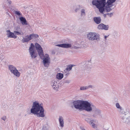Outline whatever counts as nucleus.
<instances>
[{"mask_svg":"<svg viewBox=\"0 0 130 130\" xmlns=\"http://www.w3.org/2000/svg\"><path fill=\"white\" fill-rule=\"evenodd\" d=\"M93 5L95 6L98 8L100 12L102 14L105 11L110 12L112 10V5L111 6L106 3V0H93L92 2Z\"/></svg>","mask_w":130,"mask_h":130,"instance_id":"obj_1","label":"nucleus"},{"mask_svg":"<svg viewBox=\"0 0 130 130\" xmlns=\"http://www.w3.org/2000/svg\"><path fill=\"white\" fill-rule=\"evenodd\" d=\"M30 112L34 115H36L38 117H44L45 116L43 106L41 104L36 101L33 102L30 109Z\"/></svg>","mask_w":130,"mask_h":130,"instance_id":"obj_2","label":"nucleus"},{"mask_svg":"<svg viewBox=\"0 0 130 130\" xmlns=\"http://www.w3.org/2000/svg\"><path fill=\"white\" fill-rule=\"evenodd\" d=\"M72 104L75 109L80 110H85L87 111L90 103L86 101L77 100L74 101Z\"/></svg>","mask_w":130,"mask_h":130,"instance_id":"obj_3","label":"nucleus"},{"mask_svg":"<svg viewBox=\"0 0 130 130\" xmlns=\"http://www.w3.org/2000/svg\"><path fill=\"white\" fill-rule=\"evenodd\" d=\"M100 35L96 33L93 32H90L87 35V38L89 40L91 41L96 40L97 41L100 40Z\"/></svg>","mask_w":130,"mask_h":130,"instance_id":"obj_4","label":"nucleus"},{"mask_svg":"<svg viewBox=\"0 0 130 130\" xmlns=\"http://www.w3.org/2000/svg\"><path fill=\"white\" fill-rule=\"evenodd\" d=\"M89 106V108H88V109H87V111L89 112L93 111L94 112V114L93 115V116L94 117H96L97 115H100L101 113L100 110L96 108L95 105L92 104L90 103Z\"/></svg>","mask_w":130,"mask_h":130,"instance_id":"obj_5","label":"nucleus"},{"mask_svg":"<svg viewBox=\"0 0 130 130\" xmlns=\"http://www.w3.org/2000/svg\"><path fill=\"white\" fill-rule=\"evenodd\" d=\"M40 58L43 60L42 63L44 66L46 67H48L50 63V58L49 55L47 54H45L44 56V53L42 55H39Z\"/></svg>","mask_w":130,"mask_h":130,"instance_id":"obj_6","label":"nucleus"},{"mask_svg":"<svg viewBox=\"0 0 130 130\" xmlns=\"http://www.w3.org/2000/svg\"><path fill=\"white\" fill-rule=\"evenodd\" d=\"M35 46L32 43L31 44L29 48V52L30 56L32 59H34L37 56V54L36 53L34 50Z\"/></svg>","mask_w":130,"mask_h":130,"instance_id":"obj_7","label":"nucleus"},{"mask_svg":"<svg viewBox=\"0 0 130 130\" xmlns=\"http://www.w3.org/2000/svg\"><path fill=\"white\" fill-rule=\"evenodd\" d=\"M121 119L122 121L126 124H128L129 123L130 120V116L127 117L126 113L125 112H122L121 114Z\"/></svg>","mask_w":130,"mask_h":130,"instance_id":"obj_8","label":"nucleus"},{"mask_svg":"<svg viewBox=\"0 0 130 130\" xmlns=\"http://www.w3.org/2000/svg\"><path fill=\"white\" fill-rule=\"evenodd\" d=\"M36 48L37 50L39 55L41 56L43 53V51L42 48L41 47V45L37 43H36L35 44Z\"/></svg>","mask_w":130,"mask_h":130,"instance_id":"obj_9","label":"nucleus"},{"mask_svg":"<svg viewBox=\"0 0 130 130\" xmlns=\"http://www.w3.org/2000/svg\"><path fill=\"white\" fill-rule=\"evenodd\" d=\"M51 84L54 89L56 91L58 90L59 86L56 80H52L51 81Z\"/></svg>","mask_w":130,"mask_h":130,"instance_id":"obj_10","label":"nucleus"},{"mask_svg":"<svg viewBox=\"0 0 130 130\" xmlns=\"http://www.w3.org/2000/svg\"><path fill=\"white\" fill-rule=\"evenodd\" d=\"M7 32L6 35L8 38H12L14 39L16 38L17 36L14 34V32H11L10 30L6 31Z\"/></svg>","mask_w":130,"mask_h":130,"instance_id":"obj_11","label":"nucleus"},{"mask_svg":"<svg viewBox=\"0 0 130 130\" xmlns=\"http://www.w3.org/2000/svg\"><path fill=\"white\" fill-rule=\"evenodd\" d=\"M97 28L99 29L107 30L108 29L109 26L108 25H106L103 23H101L98 25Z\"/></svg>","mask_w":130,"mask_h":130,"instance_id":"obj_12","label":"nucleus"},{"mask_svg":"<svg viewBox=\"0 0 130 130\" xmlns=\"http://www.w3.org/2000/svg\"><path fill=\"white\" fill-rule=\"evenodd\" d=\"M56 46L64 48H68L71 47V45L69 43H63L57 44Z\"/></svg>","mask_w":130,"mask_h":130,"instance_id":"obj_13","label":"nucleus"},{"mask_svg":"<svg viewBox=\"0 0 130 130\" xmlns=\"http://www.w3.org/2000/svg\"><path fill=\"white\" fill-rule=\"evenodd\" d=\"M31 39V37L29 35L26 36L25 37H23L21 41L23 43L27 42Z\"/></svg>","mask_w":130,"mask_h":130,"instance_id":"obj_14","label":"nucleus"},{"mask_svg":"<svg viewBox=\"0 0 130 130\" xmlns=\"http://www.w3.org/2000/svg\"><path fill=\"white\" fill-rule=\"evenodd\" d=\"M12 74H13L16 77H19L20 75V73L18 72L16 68L10 72Z\"/></svg>","mask_w":130,"mask_h":130,"instance_id":"obj_15","label":"nucleus"},{"mask_svg":"<svg viewBox=\"0 0 130 130\" xmlns=\"http://www.w3.org/2000/svg\"><path fill=\"white\" fill-rule=\"evenodd\" d=\"M19 19L21 23L23 25H27V21L25 18L23 17L19 18Z\"/></svg>","mask_w":130,"mask_h":130,"instance_id":"obj_16","label":"nucleus"},{"mask_svg":"<svg viewBox=\"0 0 130 130\" xmlns=\"http://www.w3.org/2000/svg\"><path fill=\"white\" fill-rule=\"evenodd\" d=\"M20 28L19 27H17L16 28V30L14 31L13 32L17 35H21L23 34V33L21 31H20Z\"/></svg>","mask_w":130,"mask_h":130,"instance_id":"obj_17","label":"nucleus"},{"mask_svg":"<svg viewBox=\"0 0 130 130\" xmlns=\"http://www.w3.org/2000/svg\"><path fill=\"white\" fill-rule=\"evenodd\" d=\"M59 122L60 126L63 127L64 126V121L63 118L61 116L59 117Z\"/></svg>","mask_w":130,"mask_h":130,"instance_id":"obj_18","label":"nucleus"},{"mask_svg":"<svg viewBox=\"0 0 130 130\" xmlns=\"http://www.w3.org/2000/svg\"><path fill=\"white\" fill-rule=\"evenodd\" d=\"M93 20L96 24H99L101 21V17H94L93 18Z\"/></svg>","mask_w":130,"mask_h":130,"instance_id":"obj_19","label":"nucleus"},{"mask_svg":"<svg viewBox=\"0 0 130 130\" xmlns=\"http://www.w3.org/2000/svg\"><path fill=\"white\" fill-rule=\"evenodd\" d=\"M85 120L87 122L89 123L90 124H91L92 123L94 122L96 120L93 119H91L88 118H86L85 119Z\"/></svg>","mask_w":130,"mask_h":130,"instance_id":"obj_20","label":"nucleus"},{"mask_svg":"<svg viewBox=\"0 0 130 130\" xmlns=\"http://www.w3.org/2000/svg\"><path fill=\"white\" fill-rule=\"evenodd\" d=\"M4 2L7 3L8 4L9 7L10 9H12V3L10 0H4Z\"/></svg>","mask_w":130,"mask_h":130,"instance_id":"obj_21","label":"nucleus"},{"mask_svg":"<svg viewBox=\"0 0 130 130\" xmlns=\"http://www.w3.org/2000/svg\"><path fill=\"white\" fill-rule=\"evenodd\" d=\"M116 1V0H107L106 2V3L109 5H112L113 6V5H112L113 3H115Z\"/></svg>","mask_w":130,"mask_h":130,"instance_id":"obj_22","label":"nucleus"},{"mask_svg":"<svg viewBox=\"0 0 130 130\" xmlns=\"http://www.w3.org/2000/svg\"><path fill=\"white\" fill-rule=\"evenodd\" d=\"M80 16L81 17H84L86 15V10L84 9H81L80 11Z\"/></svg>","mask_w":130,"mask_h":130,"instance_id":"obj_23","label":"nucleus"},{"mask_svg":"<svg viewBox=\"0 0 130 130\" xmlns=\"http://www.w3.org/2000/svg\"><path fill=\"white\" fill-rule=\"evenodd\" d=\"M63 77V75L60 73H58L56 75V77L57 79H62Z\"/></svg>","mask_w":130,"mask_h":130,"instance_id":"obj_24","label":"nucleus"},{"mask_svg":"<svg viewBox=\"0 0 130 130\" xmlns=\"http://www.w3.org/2000/svg\"><path fill=\"white\" fill-rule=\"evenodd\" d=\"M30 36H31V37L32 39H36V38H38L39 36L37 34H35L34 33L31 34L30 35Z\"/></svg>","mask_w":130,"mask_h":130,"instance_id":"obj_25","label":"nucleus"},{"mask_svg":"<svg viewBox=\"0 0 130 130\" xmlns=\"http://www.w3.org/2000/svg\"><path fill=\"white\" fill-rule=\"evenodd\" d=\"M16 68L15 67L12 65L9 64L8 65V68L10 72H11Z\"/></svg>","mask_w":130,"mask_h":130,"instance_id":"obj_26","label":"nucleus"},{"mask_svg":"<svg viewBox=\"0 0 130 130\" xmlns=\"http://www.w3.org/2000/svg\"><path fill=\"white\" fill-rule=\"evenodd\" d=\"M73 66L74 65L72 64L69 65L67 66L66 70L68 71H70L72 69V68Z\"/></svg>","mask_w":130,"mask_h":130,"instance_id":"obj_27","label":"nucleus"},{"mask_svg":"<svg viewBox=\"0 0 130 130\" xmlns=\"http://www.w3.org/2000/svg\"><path fill=\"white\" fill-rule=\"evenodd\" d=\"M116 106L117 108L120 109V110H122V108L120 106L118 103H117L116 104Z\"/></svg>","mask_w":130,"mask_h":130,"instance_id":"obj_28","label":"nucleus"},{"mask_svg":"<svg viewBox=\"0 0 130 130\" xmlns=\"http://www.w3.org/2000/svg\"><path fill=\"white\" fill-rule=\"evenodd\" d=\"M14 12L15 14L18 15L19 16H22V15L20 11H15Z\"/></svg>","mask_w":130,"mask_h":130,"instance_id":"obj_29","label":"nucleus"},{"mask_svg":"<svg viewBox=\"0 0 130 130\" xmlns=\"http://www.w3.org/2000/svg\"><path fill=\"white\" fill-rule=\"evenodd\" d=\"M118 35V33L117 31H115L113 33V36L115 38H117Z\"/></svg>","mask_w":130,"mask_h":130,"instance_id":"obj_30","label":"nucleus"},{"mask_svg":"<svg viewBox=\"0 0 130 130\" xmlns=\"http://www.w3.org/2000/svg\"><path fill=\"white\" fill-rule=\"evenodd\" d=\"M87 86H82L80 88V90H84L87 89Z\"/></svg>","mask_w":130,"mask_h":130,"instance_id":"obj_31","label":"nucleus"},{"mask_svg":"<svg viewBox=\"0 0 130 130\" xmlns=\"http://www.w3.org/2000/svg\"><path fill=\"white\" fill-rule=\"evenodd\" d=\"M14 93L17 95L19 94L20 92L19 91V89L18 88L15 90L14 91Z\"/></svg>","mask_w":130,"mask_h":130,"instance_id":"obj_32","label":"nucleus"},{"mask_svg":"<svg viewBox=\"0 0 130 130\" xmlns=\"http://www.w3.org/2000/svg\"><path fill=\"white\" fill-rule=\"evenodd\" d=\"M87 86V88L88 89L89 88H91L92 89H93L95 87L94 85H90Z\"/></svg>","mask_w":130,"mask_h":130,"instance_id":"obj_33","label":"nucleus"},{"mask_svg":"<svg viewBox=\"0 0 130 130\" xmlns=\"http://www.w3.org/2000/svg\"><path fill=\"white\" fill-rule=\"evenodd\" d=\"M4 58L3 54L2 53L0 54V60L2 61Z\"/></svg>","mask_w":130,"mask_h":130,"instance_id":"obj_34","label":"nucleus"},{"mask_svg":"<svg viewBox=\"0 0 130 130\" xmlns=\"http://www.w3.org/2000/svg\"><path fill=\"white\" fill-rule=\"evenodd\" d=\"M1 119L2 120L5 121L6 120V117L5 116H4L1 117Z\"/></svg>","mask_w":130,"mask_h":130,"instance_id":"obj_35","label":"nucleus"},{"mask_svg":"<svg viewBox=\"0 0 130 130\" xmlns=\"http://www.w3.org/2000/svg\"><path fill=\"white\" fill-rule=\"evenodd\" d=\"M2 7L5 10H6L7 8V6H6V5L4 4L3 5Z\"/></svg>","mask_w":130,"mask_h":130,"instance_id":"obj_36","label":"nucleus"},{"mask_svg":"<svg viewBox=\"0 0 130 130\" xmlns=\"http://www.w3.org/2000/svg\"><path fill=\"white\" fill-rule=\"evenodd\" d=\"M127 71L130 73V67H127Z\"/></svg>","mask_w":130,"mask_h":130,"instance_id":"obj_37","label":"nucleus"},{"mask_svg":"<svg viewBox=\"0 0 130 130\" xmlns=\"http://www.w3.org/2000/svg\"><path fill=\"white\" fill-rule=\"evenodd\" d=\"M92 124V127L94 128L95 127H96V126H95V125L94 124V123H92L91 124Z\"/></svg>","mask_w":130,"mask_h":130,"instance_id":"obj_38","label":"nucleus"},{"mask_svg":"<svg viewBox=\"0 0 130 130\" xmlns=\"http://www.w3.org/2000/svg\"><path fill=\"white\" fill-rule=\"evenodd\" d=\"M113 12H111L109 13V17H110L111 18L112 17L113 15Z\"/></svg>","mask_w":130,"mask_h":130,"instance_id":"obj_39","label":"nucleus"},{"mask_svg":"<svg viewBox=\"0 0 130 130\" xmlns=\"http://www.w3.org/2000/svg\"><path fill=\"white\" fill-rule=\"evenodd\" d=\"M79 47H77L76 46H74L73 48L75 49H78L80 48Z\"/></svg>","mask_w":130,"mask_h":130,"instance_id":"obj_40","label":"nucleus"},{"mask_svg":"<svg viewBox=\"0 0 130 130\" xmlns=\"http://www.w3.org/2000/svg\"><path fill=\"white\" fill-rule=\"evenodd\" d=\"M70 80H66V83H69L70 82Z\"/></svg>","mask_w":130,"mask_h":130,"instance_id":"obj_41","label":"nucleus"},{"mask_svg":"<svg viewBox=\"0 0 130 130\" xmlns=\"http://www.w3.org/2000/svg\"><path fill=\"white\" fill-rule=\"evenodd\" d=\"M108 36H109V35H108V36H104L105 39V40H107V37H108Z\"/></svg>","mask_w":130,"mask_h":130,"instance_id":"obj_42","label":"nucleus"},{"mask_svg":"<svg viewBox=\"0 0 130 130\" xmlns=\"http://www.w3.org/2000/svg\"><path fill=\"white\" fill-rule=\"evenodd\" d=\"M80 129L82 130H85V129L83 127H80Z\"/></svg>","mask_w":130,"mask_h":130,"instance_id":"obj_43","label":"nucleus"},{"mask_svg":"<svg viewBox=\"0 0 130 130\" xmlns=\"http://www.w3.org/2000/svg\"><path fill=\"white\" fill-rule=\"evenodd\" d=\"M103 15H104V17L105 18L106 17V15H106V14H104Z\"/></svg>","mask_w":130,"mask_h":130,"instance_id":"obj_44","label":"nucleus"},{"mask_svg":"<svg viewBox=\"0 0 130 130\" xmlns=\"http://www.w3.org/2000/svg\"><path fill=\"white\" fill-rule=\"evenodd\" d=\"M109 13H106V15H109Z\"/></svg>","mask_w":130,"mask_h":130,"instance_id":"obj_45","label":"nucleus"},{"mask_svg":"<svg viewBox=\"0 0 130 130\" xmlns=\"http://www.w3.org/2000/svg\"><path fill=\"white\" fill-rule=\"evenodd\" d=\"M69 73H66V75L67 76H68V75H69Z\"/></svg>","mask_w":130,"mask_h":130,"instance_id":"obj_46","label":"nucleus"},{"mask_svg":"<svg viewBox=\"0 0 130 130\" xmlns=\"http://www.w3.org/2000/svg\"><path fill=\"white\" fill-rule=\"evenodd\" d=\"M77 10V9H76V10H75V11H76V12Z\"/></svg>","mask_w":130,"mask_h":130,"instance_id":"obj_47","label":"nucleus"},{"mask_svg":"<svg viewBox=\"0 0 130 130\" xmlns=\"http://www.w3.org/2000/svg\"><path fill=\"white\" fill-rule=\"evenodd\" d=\"M96 130H99V129H96ZM104 130H106V129H104Z\"/></svg>","mask_w":130,"mask_h":130,"instance_id":"obj_48","label":"nucleus"}]
</instances>
